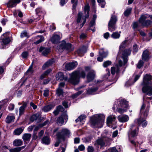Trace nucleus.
Here are the masks:
<instances>
[{
    "instance_id": "1",
    "label": "nucleus",
    "mask_w": 152,
    "mask_h": 152,
    "mask_svg": "<svg viewBox=\"0 0 152 152\" xmlns=\"http://www.w3.org/2000/svg\"><path fill=\"white\" fill-rule=\"evenodd\" d=\"M127 42L126 40H125L123 42L120 46V50H119L118 55H122V58L124 61V63L123 64L121 60H119L118 64L116 65V69L114 67H112L111 68V73L112 75H114L115 72L118 73L119 72L122 66L125 64L128 61V56L130 55L131 53V50L130 49H124V45Z\"/></svg>"
},
{
    "instance_id": "2",
    "label": "nucleus",
    "mask_w": 152,
    "mask_h": 152,
    "mask_svg": "<svg viewBox=\"0 0 152 152\" xmlns=\"http://www.w3.org/2000/svg\"><path fill=\"white\" fill-rule=\"evenodd\" d=\"M151 76L146 74L143 77L142 85L143 86L142 91L143 93L147 95L151 96L152 95V81Z\"/></svg>"
},
{
    "instance_id": "3",
    "label": "nucleus",
    "mask_w": 152,
    "mask_h": 152,
    "mask_svg": "<svg viewBox=\"0 0 152 152\" xmlns=\"http://www.w3.org/2000/svg\"><path fill=\"white\" fill-rule=\"evenodd\" d=\"M145 104L143 103L142 105L140 110V112L141 115L140 118L135 119L134 121V123L131 125V128L135 126V128H138L137 126L141 125L142 127H145L147 125V121L143 118L147 117L148 113V110L146 109L145 110Z\"/></svg>"
},
{
    "instance_id": "4",
    "label": "nucleus",
    "mask_w": 152,
    "mask_h": 152,
    "mask_svg": "<svg viewBox=\"0 0 152 152\" xmlns=\"http://www.w3.org/2000/svg\"><path fill=\"white\" fill-rule=\"evenodd\" d=\"M104 115L97 114L94 115L90 119L91 126L94 128H101L103 125L104 120Z\"/></svg>"
},
{
    "instance_id": "5",
    "label": "nucleus",
    "mask_w": 152,
    "mask_h": 152,
    "mask_svg": "<svg viewBox=\"0 0 152 152\" xmlns=\"http://www.w3.org/2000/svg\"><path fill=\"white\" fill-rule=\"evenodd\" d=\"M70 77L69 81L74 85L77 84L79 82L80 77L84 78L86 76V73L84 71L80 72L75 71L70 74Z\"/></svg>"
},
{
    "instance_id": "6",
    "label": "nucleus",
    "mask_w": 152,
    "mask_h": 152,
    "mask_svg": "<svg viewBox=\"0 0 152 152\" xmlns=\"http://www.w3.org/2000/svg\"><path fill=\"white\" fill-rule=\"evenodd\" d=\"M119 104L117 106L116 104H114L113 108L115 110L117 108V111L120 113H122L126 111L129 107L128 102L125 100L121 99L119 102Z\"/></svg>"
},
{
    "instance_id": "7",
    "label": "nucleus",
    "mask_w": 152,
    "mask_h": 152,
    "mask_svg": "<svg viewBox=\"0 0 152 152\" xmlns=\"http://www.w3.org/2000/svg\"><path fill=\"white\" fill-rule=\"evenodd\" d=\"M70 135V131L67 129L63 128L62 129L61 132H59L57 133L56 135L58 139L64 140L65 136L69 137Z\"/></svg>"
},
{
    "instance_id": "8",
    "label": "nucleus",
    "mask_w": 152,
    "mask_h": 152,
    "mask_svg": "<svg viewBox=\"0 0 152 152\" xmlns=\"http://www.w3.org/2000/svg\"><path fill=\"white\" fill-rule=\"evenodd\" d=\"M117 21L116 17L115 15H112L108 25L109 31H112L115 30L116 28L115 23Z\"/></svg>"
},
{
    "instance_id": "9",
    "label": "nucleus",
    "mask_w": 152,
    "mask_h": 152,
    "mask_svg": "<svg viewBox=\"0 0 152 152\" xmlns=\"http://www.w3.org/2000/svg\"><path fill=\"white\" fill-rule=\"evenodd\" d=\"M1 48L3 49H5V45L9 44L11 41L8 35V34L5 33L3 34L1 37Z\"/></svg>"
},
{
    "instance_id": "10",
    "label": "nucleus",
    "mask_w": 152,
    "mask_h": 152,
    "mask_svg": "<svg viewBox=\"0 0 152 152\" xmlns=\"http://www.w3.org/2000/svg\"><path fill=\"white\" fill-rule=\"evenodd\" d=\"M148 15L146 14L141 15L139 19V22L142 26H148L152 24V22L151 20H145V19L148 18Z\"/></svg>"
},
{
    "instance_id": "11",
    "label": "nucleus",
    "mask_w": 152,
    "mask_h": 152,
    "mask_svg": "<svg viewBox=\"0 0 152 152\" xmlns=\"http://www.w3.org/2000/svg\"><path fill=\"white\" fill-rule=\"evenodd\" d=\"M37 15L38 17L34 18V19H36L37 20H39L41 18V16H43L46 13L45 10L42 8L38 7L35 10Z\"/></svg>"
},
{
    "instance_id": "12",
    "label": "nucleus",
    "mask_w": 152,
    "mask_h": 152,
    "mask_svg": "<svg viewBox=\"0 0 152 152\" xmlns=\"http://www.w3.org/2000/svg\"><path fill=\"white\" fill-rule=\"evenodd\" d=\"M61 47L62 49H65L68 52H70L72 51L74 48L70 43H66L65 42H63L61 45Z\"/></svg>"
},
{
    "instance_id": "13",
    "label": "nucleus",
    "mask_w": 152,
    "mask_h": 152,
    "mask_svg": "<svg viewBox=\"0 0 152 152\" xmlns=\"http://www.w3.org/2000/svg\"><path fill=\"white\" fill-rule=\"evenodd\" d=\"M68 116L66 113H64L58 117L57 120V122L59 124H62L64 123V120L67 121Z\"/></svg>"
},
{
    "instance_id": "14",
    "label": "nucleus",
    "mask_w": 152,
    "mask_h": 152,
    "mask_svg": "<svg viewBox=\"0 0 152 152\" xmlns=\"http://www.w3.org/2000/svg\"><path fill=\"white\" fill-rule=\"evenodd\" d=\"M107 139L106 138H99L95 142L94 145H99L101 147H103L105 145V143Z\"/></svg>"
},
{
    "instance_id": "15",
    "label": "nucleus",
    "mask_w": 152,
    "mask_h": 152,
    "mask_svg": "<svg viewBox=\"0 0 152 152\" xmlns=\"http://www.w3.org/2000/svg\"><path fill=\"white\" fill-rule=\"evenodd\" d=\"M77 63L75 61L67 64L65 65L66 69L68 70H71L76 67L77 65Z\"/></svg>"
},
{
    "instance_id": "16",
    "label": "nucleus",
    "mask_w": 152,
    "mask_h": 152,
    "mask_svg": "<svg viewBox=\"0 0 152 152\" xmlns=\"http://www.w3.org/2000/svg\"><path fill=\"white\" fill-rule=\"evenodd\" d=\"M130 129L133 130L129 133V137H134L137 135L138 128L134 126L132 128L131 126Z\"/></svg>"
},
{
    "instance_id": "17",
    "label": "nucleus",
    "mask_w": 152,
    "mask_h": 152,
    "mask_svg": "<svg viewBox=\"0 0 152 152\" xmlns=\"http://www.w3.org/2000/svg\"><path fill=\"white\" fill-rule=\"evenodd\" d=\"M21 0H10L7 4V6L8 7L12 8L20 3Z\"/></svg>"
},
{
    "instance_id": "18",
    "label": "nucleus",
    "mask_w": 152,
    "mask_h": 152,
    "mask_svg": "<svg viewBox=\"0 0 152 152\" xmlns=\"http://www.w3.org/2000/svg\"><path fill=\"white\" fill-rule=\"evenodd\" d=\"M95 75V72L93 70H91L89 72L87 76L88 81L89 82L92 81L94 78Z\"/></svg>"
},
{
    "instance_id": "19",
    "label": "nucleus",
    "mask_w": 152,
    "mask_h": 152,
    "mask_svg": "<svg viewBox=\"0 0 152 152\" xmlns=\"http://www.w3.org/2000/svg\"><path fill=\"white\" fill-rule=\"evenodd\" d=\"M129 117L126 115H122L118 116V119L119 121L122 123L127 121L129 120Z\"/></svg>"
},
{
    "instance_id": "20",
    "label": "nucleus",
    "mask_w": 152,
    "mask_h": 152,
    "mask_svg": "<svg viewBox=\"0 0 152 152\" xmlns=\"http://www.w3.org/2000/svg\"><path fill=\"white\" fill-rule=\"evenodd\" d=\"M89 7L88 5L87 4L86 5L84 8V10L85 12L87 13L85 16V18L84 20V21L83 23L82 27L86 22V18H88L89 16Z\"/></svg>"
},
{
    "instance_id": "21",
    "label": "nucleus",
    "mask_w": 152,
    "mask_h": 152,
    "mask_svg": "<svg viewBox=\"0 0 152 152\" xmlns=\"http://www.w3.org/2000/svg\"><path fill=\"white\" fill-rule=\"evenodd\" d=\"M56 80L58 81L64 80H67V78L64 77V74L62 72H59L56 75Z\"/></svg>"
},
{
    "instance_id": "22",
    "label": "nucleus",
    "mask_w": 152,
    "mask_h": 152,
    "mask_svg": "<svg viewBox=\"0 0 152 152\" xmlns=\"http://www.w3.org/2000/svg\"><path fill=\"white\" fill-rule=\"evenodd\" d=\"M39 51L40 52H42V54L43 56H46L50 52V49L49 48L41 47L40 48Z\"/></svg>"
},
{
    "instance_id": "23",
    "label": "nucleus",
    "mask_w": 152,
    "mask_h": 152,
    "mask_svg": "<svg viewBox=\"0 0 152 152\" xmlns=\"http://www.w3.org/2000/svg\"><path fill=\"white\" fill-rule=\"evenodd\" d=\"M61 37L60 36L57 34H54L51 38V41L53 43H56L58 42Z\"/></svg>"
},
{
    "instance_id": "24",
    "label": "nucleus",
    "mask_w": 152,
    "mask_h": 152,
    "mask_svg": "<svg viewBox=\"0 0 152 152\" xmlns=\"http://www.w3.org/2000/svg\"><path fill=\"white\" fill-rule=\"evenodd\" d=\"M15 117L12 114H10L7 115L6 119L5 122L7 124H10L14 121Z\"/></svg>"
},
{
    "instance_id": "25",
    "label": "nucleus",
    "mask_w": 152,
    "mask_h": 152,
    "mask_svg": "<svg viewBox=\"0 0 152 152\" xmlns=\"http://www.w3.org/2000/svg\"><path fill=\"white\" fill-rule=\"evenodd\" d=\"M116 118L114 115H111L109 116L107 118V124L108 126H110L112 123L115 121Z\"/></svg>"
},
{
    "instance_id": "26",
    "label": "nucleus",
    "mask_w": 152,
    "mask_h": 152,
    "mask_svg": "<svg viewBox=\"0 0 152 152\" xmlns=\"http://www.w3.org/2000/svg\"><path fill=\"white\" fill-rule=\"evenodd\" d=\"M34 40L36 41L34 42L35 44H38L44 40V37L42 36H38L34 38Z\"/></svg>"
},
{
    "instance_id": "27",
    "label": "nucleus",
    "mask_w": 152,
    "mask_h": 152,
    "mask_svg": "<svg viewBox=\"0 0 152 152\" xmlns=\"http://www.w3.org/2000/svg\"><path fill=\"white\" fill-rule=\"evenodd\" d=\"M41 116L39 113H36L33 115L30 118V121L32 122L35 120H37V121H40Z\"/></svg>"
},
{
    "instance_id": "28",
    "label": "nucleus",
    "mask_w": 152,
    "mask_h": 152,
    "mask_svg": "<svg viewBox=\"0 0 152 152\" xmlns=\"http://www.w3.org/2000/svg\"><path fill=\"white\" fill-rule=\"evenodd\" d=\"M87 49L85 47H83L77 51L78 55L80 56H82L86 52Z\"/></svg>"
},
{
    "instance_id": "29",
    "label": "nucleus",
    "mask_w": 152,
    "mask_h": 152,
    "mask_svg": "<svg viewBox=\"0 0 152 152\" xmlns=\"http://www.w3.org/2000/svg\"><path fill=\"white\" fill-rule=\"evenodd\" d=\"M50 139L47 136H44L41 140V142L42 143L45 145H48L50 143Z\"/></svg>"
},
{
    "instance_id": "30",
    "label": "nucleus",
    "mask_w": 152,
    "mask_h": 152,
    "mask_svg": "<svg viewBox=\"0 0 152 152\" xmlns=\"http://www.w3.org/2000/svg\"><path fill=\"white\" fill-rule=\"evenodd\" d=\"M55 106L54 104H51L44 107L42 110L44 112H47L53 109Z\"/></svg>"
},
{
    "instance_id": "31",
    "label": "nucleus",
    "mask_w": 152,
    "mask_h": 152,
    "mask_svg": "<svg viewBox=\"0 0 152 152\" xmlns=\"http://www.w3.org/2000/svg\"><path fill=\"white\" fill-rule=\"evenodd\" d=\"M54 62L53 60H50L44 64L42 67V69L45 70L47 68L51 66Z\"/></svg>"
},
{
    "instance_id": "32",
    "label": "nucleus",
    "mask_w": 152,
    "mask_h": 152,
    "mask_svg": "<svg viewBox=\"0 0 152 152\" xmlns=\"http://www.w3.org/2000/svg\"><path fill=\"white\" fill-rule=\"evenodd\" d=\"M24 128L21 127L15 129L14 131V134L15 135H20L23 132Z\"/></svg>"
},
{
    "instance_id": "33",
    "label": "nucleus",
    "mask_w": 152,
    "mask_h": 152,
    "mask_svg": "<svg viewBox=\"0 0 152 152\" xmlns=\"http://www.w3.org/2000/svg\"><path fill=\"white\" fill-rule=\"evenodd\" d=\"M23 142L22 140L20 139H17L15 140L13 142V145L15 146H18L22 145Z\"/></svg>"
},
{
    "instance_id": "34",
    "label": "nucleus",
    "mask_w": 152,
    "mask_h": 152,
    "mask_svg": "<svg viewBox=\"0 0 152 152\" xmlns=\"http://www.w3.org/2000/svg\"><path fill=\"white\" fill-rule=\"evenodd\" d=\"M31 136V135L30 134H25L22 136V139L25 142L26 141H29Z\"/></svg>"
},
{
    "instance_id": "35",
    "label": "nucleus",
    "mask_w": 152,
    "mask_h": 152,
    "mask_svg": "<svg viewBox=\"0 0 152 152\" xmlns=\"http://www.w3.org/2000/svg\"><path fill=\"white\" fill-rule=\"evenodd\" d=\"M26 106V103H24L23 105L21 106L19 108V116L23 114L24 112L25 108Z\"/></svg>"
},
{
    "instance_id": "36",
    "label": "nucleus",
    "mask_w": 152,
    "mask_h": 152,
    "mask_svg": "<svg viewBox=\"0 0 152 152\" xmlns=\"http://www.w3.org/2000/svg\"><path fill=\"white\" fill-rule=\"evenodd\" d=\"M149 58V52L147 50L144 51L142 53V59L143 60L145 61Z\"/></svg>"
},
{
    "instance_id": "37",
    "label": "nucleus",
    "mask_w": 152,
    "mask_h": 152,
    "mask_svg": "<svg viewBox=\"0 0 152 152\" xmlns=\"http://www.w3.org/2000/svg\"><path fill=\"white\" fill-rule=\"evenodd\" d=\"M121 32H113L111 34V37L112 38L115 39L119 38L120 36V34Z\"/></svg>"
},
{
    "instance_id": "38",
    "label": "nucleus",
    "mask_w": 152,
    "mask_h": 152,
    "mask_svg": "<svg viewBox=\"0 0 152 152\" xmlns=\"http://www.w3.org/2000/svg\"><path fill=\"white\" fill-rule=\"evenodd\" d=\"M108 54V51H107L104 52L103 48L100 49L99 51V54L100 55V56L103 57L104 58L106 57L107 56Z\"/></svg>"
},
{
    "instance_id": "39",
    "label": "nucleus",
    "mask_w": 152,
    "mask_h": 152,
    "mask_svg": "<svg viewBox=\"0 0 152 152\" xmlns=\"http://www.w3.org/2000/svg\"><path fill=\"white\" fill-rule=\"evenodd\" d=\"M140 75H136V76L135 77L134 79V82L132 84H129V83L130 82V80L128 81L125 84V86L126 87H128L129 86H131L132 84H133L134 83H135V82H136L140 78Z\"/></svg>"
},
{
    "instance_id": "40",
    "label": "nucleus",
    "mask_w": 152,
    "mask_h": 152,
    "mask_svg": "<svg viewBox=\"0 0 152 152\" xmlns=\"http://www.w3.org/2000/svg\"><path fill=\"white\" fill-rule=\"evenodd\" d=\"M33 62L31 64L29 68L27 70L26 74H28V75L32 74L34 72V70L33 69Z\"/></svg>"
},
{
    "instance_id": "41",
    "label": "nucleus",
    "mask_w": 152,
    "mask_h": 152,
    "mask_svg": "<svg viewBox=\"0 0 152 152\" xmlns=\"http://www.w3.org/2000/svg\"><path fill=\"white\" fill-rule=\"evenodd\" d=\"M96 18V15H94L93 16V19L92 20L90 23L89 24V27H91L94 26L95 24V20Z\"/></svg>"
},
{
    "instance_id": "42",
    "label": "nucleus",
    "mask_w": 152,
    "mask_h": 152,
    "mask_svg": "<svg viewBox=\"0 0 152 152\" xmlns=\"http://www.w3.org/2000/svg\"><path fill=\"white\" fill-rule=\"evenodd\" d=\"M97 89V88H89L87 90V93L88 94H94Z\"/></svg>"
},
{
    "instance_id": "43",
    "label": "nucleus",
    "mask_w": 152,
    "mask_h": 152,
    "mask_svg": "<svg viewBox=\"0 0 152 152\" xmlns=\"http://www.w3.org/2000/svg\"><path fill=\"white\" fill-rule=\"evenodd\" d=\"M51 71V70L50 69H48L44 72L41 76V79H43L45 78L46 76L48 75L49 74Z\"/></svg>"
},
{
    "instance_id": "44",
    "label": "nucleus",
    "mask_w": 152,
    "mask_h": 152,
    "mask_svg": "<svg viewBox=\"0 0 152 152\" xmlns=\"http://www.w3.org/2000/svg\"><path fill=\"white\" fill-rule=\"evenodd\" d=\"M99 5L102 8L104 7L105 4V2L104 0H97Z\"/></svg>"
},
{
    "instance_id": "45",
    "label": "nucleus",
    "mask_w": 152,
    "mask_h": 152,
    "mask_svg": "<svg viewBox=\"0 0 152 152\" xmlns=\"http://www.w3.org/2000/svg\"><path fill=\"white\" fill-rule=\"evenodd\" d=\"M86 118L85 115H80L77 119L75 120L76 122L80 121H82L83 120H84Z\"/></svg>"
},
{
    "instance_id": "46",
    "label": "nucleus",
    "mask_w": 152,
    "mask_h": 152,
    "mask_svg": "<svg viewBox=\"0 0 152 152\" xmlns=\"http://www.w3.org/2000/svg\"><path fill=\"white\" fill-rule=\"evenodd\" d=\"M132 8H129L126 9V10L124 12V15L125 16H128L131 13L132 11Z\"/></svg>"
},
{
    "instance_id": "47",
    "label": "nucleus",
    "mask_w": 152,
    "mask_h": 152,
    "mask_svg": "<svg viewBox=\"0 0 152 152\" xmlns=\"http://www.w3.org/2000/svg\"><path fill=\"white\" fill-rule=\"evenodd\" d=\"M56 93L57 95L58 96H60L63 94V90L61 88H58L56 90Z\"/></svg>"
},
{
    "instance_id": "48",
    "label": "nucleus",
    "mask_w": 152,
    "mask_h": 152,
    "mask_svg": "<svg viewBox=\"0 0 152 152\" xmlns=\"http://www.w3.org/2000/svg\"><path fill=\"white\" fill-rule=\"evenodd\" d=\"M112 63L111 61H104L103 64V65L104 67H106L109 65H110Z\"/></svg>"
},
{
    "instance_id": "49",
    "label": "nucleus",
    "mask_w": 152,
    "mask_h": 152,
    "mask_svg": "<svg viewBox=\"0 0 152 152\" xmlns=\"http://www.w3.org/2000/svg\"><path fill=\"white\" fill-rule=\"evenodd\" d=\"M20 149L19 147H16L9 149V151L10 152H19L20 151Z\"/></svg>"
},
{
    "instance_id": "50",
    "label": "nucleus",
    "mask_w": 152,
    "mask_h": 152,
    "mask_svg": "<svg viewBox=\"0 0 152 152\" xmlns=\"http://www.w3.org/2000/svg\"><path fill=\"white\" fill-rule=\"evenodd\" d=\"M83 91H78V92L76 93L73 94L72 96V97L73 98H76L80 94H81L82 93Z\"/></svg>"
},
{
    "instance_id": "51",
    "label": "nucleus",
    "mask_w": 152,
    "mask_h": 152,
    "mask_svg": "<svg viewBox=\"0 0 152 152\" xmlns=\"http://www.w3.org/2000/svg\"><path fill=\"white\" fill-rule=\"evenodd\" d=\"M143 63L144 62L142 60H140L137 65V68L140 69L143 66Z\"/></svg>"
},
{
    "instance_id": "52",
    "label": "nucleus",
    "mask_w": 152,
    "mask_h": 152,
    "mask_svg": "<svg viewBox=\"0 0 152 152\" xmlns=\"http://www.w3.org/2000/svg\"><path fill=\"white\" fill-rule=\"evenodd\" d=\"M82 15V13L81 12H80L78 13V18L77 20V23H79L80 22Z\"/></svg>"
},
{
    "instance_id": "53",
    "label": "nucleus",
    "mask_w": 152,
    "mask_h": 152,
    "mask_svg": "<svg viewBox=\"0 0 152 152\" xmlns=\"http://www.w3.org/2000/svg\"><path fill=\"white\" fill-rule=\"evenodd\" d=\"M94 147L91 146H89L87 148L88 152H94Z\"/></svg>"
},
{
    "instance_id": "54",
    "label": "nucleus",
    "mask_w": 152,
    "mask_h": 152,
    "mask_svg": "<svg viewBox=\"0 0 152 152\" xmlns=\"http://www.w3.org/2000/svg\"><path fill=\"white\" fill-rule=\"evenodd\" d=\"M109 150L110 152H118V150L115 147L110 148L109 149Z\"/></svg>"
},
{
    "instance_id": "55",
    "label": "nucleus",
    "mask_w": 152,
    "mask_h": 152,
    "mask_svg": "<svg viewBox=\"0 0 152 152\" xmlns=\"http://www.w3.org/2000/svg\"><path fill=\"white\" fill-rule=\"evenodd\" d=\"M27 36V33L26 31H24L22 32L20 34V37H26Z\"/></svg>"
},
{
    "instance_id": "56",
    "label": "nucleus",
    "mask_w": 152,
    "mask_h": 152,
    "mask_svg": "<svg viewBox=\"0 0 152 152\" xmlns=\"http://www.w3.org/2000/svg\"><path fill=\"white\" fill-rule=\"evenodd\" d=\"M21 56L23 58H25L27 57L28 53L26 52H24L22 53Z\"/></svg>"
},
{
    "instance_id": "57",
    "label": "nucleus",
    "mask_w": 152,
    "mask_h": 152,
    "mask_svg": "<svg viewBox=\"0 0 152 152\" xmlns=\"http://www.w3.org/2000/svg\"><path fill=\"white\" fill-rule=\"evenodd\" d=\"M133 50L134 52H137L138 50V48L136 45H133Z\"/></svg>"
},
{
    "instance_id": "58",
    "label": "nucleus",
    "mask_w": 152,
    "mask_h": 152,
    "mask_svg": "<svg viewBox=\"0 0 152 152\" xmlns=\"http://www.w3.org/2000/svg\"><path fill=\"white\" fill-rule=\"evenodd\" d=\"M133 137H129V140L130 142V143L132 144L133 145H136V143L133 140H132Z\"/></svg>"
},
{
    "instance_id": "59",
    "label": "nucleus",
    "mask_w": 152,
    "mask_h": 152,
    "mask_svg": "<svg viewBox=\"0 0 152 152\" xmlns=\"http://www.w3.org/2000/svg\"><path fill=\"white\" fill-rule=\"evenodd\" d=\"M78 148L80 151H83L84 150L85 147L84 145H81L79 146Z\"/></svg>"
},
{
    "instance_id": "60",
    "label": "nucleus",
    "mask_w": 152,
    "mask_h": 152,
    "mask_svg": "<svg viewBox=\"0 0 152 152\" xmlns=\"http://www.w3.org/2000/svg\"><path fill=\"white\" fill-rule=\"evenodd\" d=\"M15 105L14 104H10L9 107L8 109L10 110H12L14 108Z\"/></svg>"
},
{
    "instance_id": "61",
    "label": "nucleus",
    "mask_w": 152,
    "mask_h": 152,
    "mask_svg": "<svg viewBox=\"0 0 152 152\" xmlns=\"http://www.w3.org/2000/svg\"><path fill=\"white\" fill-rule=\"evenodd\" d=\"M80 139L78 137H76L74 139V142L75 144L78 143L80 142Z\"/></svg>"
},
{
    "instance_id": "62",
    "label": "nucleus",
    "mask_w": 152,
    "mask_h": 152,
    "mask_svg": "<svg viewBox=\"0 0 152 152\" xmlns=\"http://www.w3.org/2000/svg\"><path fill=\"white\" fill-rule=\"evenodd\" d=\"M49 95V91L48 90L44 91L43 95L45 96H47Z\"/></svg>"
},
{
    "instance_id": "63",
    "label": "nucleus",
    "mask_w": 152,
    "mask_h": 152,
    "mask_svg": "<svg viewBox=\"0 0 152 152\" xmlns=\"http://www.w3.org/2000/svg\"><path fill=\"white\" fill-rule=\"evenodd\" d=\"M68 1V0H61L60 2L61 5L62 6H63Z\"/></svg>"
},
{
    "instance_id": "64",
    "label": "nucleus",
    "mask_w": 152,
    "mask_h": 152,
    "mask_svg": "<svg viewBox=\"0 0 152 152\" xmlns=\"http://www.w3.org/2000/svg\"><path fill=\"white\" fill-rule=\"evenodd\" d=\"M30 105L34 109H35L37 108V106L34 104V103L32 102L30 103Z\"/></svg>"
}]
</instances>
